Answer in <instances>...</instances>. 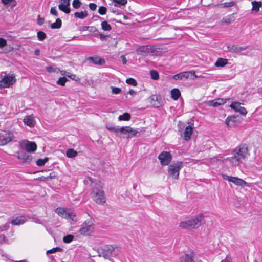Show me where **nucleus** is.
Listing matches in <instances>:
<instances>
[{"label":"nucleus","instance_id":"nucleus-62","mask_svg":"<svg viewBox=\"0 0 262 262\" xmlns=\"http://www.w3.org/2000/svg\"><path fill=\"white\" fill-rule=\"evenodd\" d=\"M5 230H7L9 228V225L8 224H6L3 226Z\"/></svg>","mask_w":262,"mask_h":262},{"label":"nucleus","instance_id":"nucleus-21","mask_svg":"<svg viewBox=\"0 0 262 262\" xmlns=\"http://www.w3.org/2000/svg\"><path fill=\"white\" fill-rule=\"evenodd\" d=\"M87 60L90 62L97 65L101 66L104 64L105 63L104 60L99 57H90L87 59Z\"/></svg>","mask_w":262,"mask_h":262},{"label":"nucleus","instance_id":"nucleus-48","mask_svg":"<svg viewBox=\"0 0 262 262\" xmlns=\"http://www.w3.org/2000/svg\"><path fill=\"white\" fill-rule=\"evenodd\" d=\"M61 250V248H60L59 247L54 248H52V249L48 250L47 251V254H49L50 253H55L57 251H60Z\"/></svg>","mask_w":262,"mask_h":262},{"label":"nucleus","instance_id":"nucleus-10","mask_svg":"<svg viewBox=\"0 0 262 262\" xmlns=\"http://www.w3.org/2000/svg\"><path fill=\"white\" fill-rule=\"evenodd\" d=\"M158 159L162 166L168 165L172 160L171 154L168 151H162L158 156Z\"/></svg>","mask_w":262,"mask_h":262},{"label":"nucleus","instance_id":"nucleus-9","mask_svg":"<svg viewBox=\"0 0 262 262\" xmlns=\"http://www.w3.org/2000/svg\"><path fill=\"white\" fill-rule=\"evenodd\" d=\"M222 178L225 180L233 183L235 185L240 186H250V184L243 180L235 177L229 176L227 174H222Z\"/></svg>","mask_w":262,"mask_h":262},{"label":"nucleus","instance_id":"nucleus-6","mask_svg":"<svg viewBox=\"0 0 262 262\" xmlns=\"http://www.w3.org/2000/svg\"><path fill=\"white\" fill-rule=\"evenodd\" d=\"M14 138L13 133L9 130L0 132V145H5L12 141Z\"/></svg>","mask_w":262,"mask_h":262},{"label":"nucleus","instance_id":"nucleus-61","mask_svg":"<svg viewBox=\"0 0 262 262\" xmlns=\"http://www.w3.org/2000/svg\"><path fill=\"white\" fill-rule=\"evenodd\" d=\"M59 72H60L61 75H63V76H64V75L66 76V75H67L68 74V73L67 71H63V70H62V71L60 70V71H59Z\"/></svg>","mask_w":262,"mask_h":262},{"label":"nucleus","instance_id":"nucleus-55","mask_svg":"<svg viewBox=\"0 0 262 262\" xmlns=\"http://www.w3.org/2000/svg\"><path fill=\"white\" fill-rule=\"evenodd\" d=\"M44 22V19L42 18H40V15H38L37 17V23L38 25H41L43 24Z\"/></svg>","mask_w":262,"mask_h":262},{"label":"nucleus","instance_id":"nucleus-64","mask_svg":"<svg viewBox=\"0 0 262 262\" xmlns=\"http://www.w3.org/2000/svg\"><path fill=\"white\" fill-rule=\"evenodd\" d=\"M14 262H28V261L26 260H20V261H15Z\"/></svg>","mask_w":262,"mask_h":262},{"label":"nucleus","instance_id":"nucleus-43","mask_svg":"<svg viewBox=\"0 0 262 262\" xmlns=\"http://www.w3.org/2000/svg\"><path fill=\"white\" fill-rule=\"evenodd\" d=\"M74 238V236L72 235H67L63 237V241L66 243H69L71 242Z\"/></svg>","mask_w":262,"mask_h":262},{"label":"nucleus","instance_id":"nucleus-47","mask_svg":"<svg viewBox=\"0 0 262 262\" xmlns=\"http://www.w3.org/2000/svg\"><path fill=\"white\" fill-rule=\"evenodd\" d=\"M126 82L128 84L132 85L134 86H135L137 84L136 81L132 78L127 79L126 80Z\"/></svg>","mask_w":262,"mask_h":262},{"label":"nucleus","instance_id":"nucleus-56","mask_svg":"<svg viewBox=\"0 0 262 262\" xmlns=\"http://www.w3.org/2000/svg\"><path fill=\"white\" fill-rule=\"evenodd\" d=\"M66 76L68 77L70 79L72 80H76V76L75 74H71L69 73L67 75H66Z\"/></svg>","mask_w":262,"mask_h":262},{"label":"nucleus","instance_id":"nucleus-7","mask_svg":"<svg viewBox=\"0 0 262 262\" xmlns=\"http://www.w3.org/2000/svg\"><path fill=\"white\" fill-rule=\"evenodd\" d=\"M93 224L91 220L85 221L81 225L79 230V232L81 234L89 236L93 231Z\"/></svg>","mask_w":262,"mask_h":262},{"label":"nucleus","instance_id":"nucleus-30","mask_svg":"<svg viewBox=\"0 0 262 262\" xmlns=\"http://www.w3.org/2000/svg\"><path fill=\"white\" fill-rule=\"evenodd\" d=\"M252 10L255 12L258 11L259 10V8L261 6V3L260 2L253 1L252 2Z\"/></svg>","mask_w":262,"mask_h":262},{"label":"nucleus","instance_id":"nucleus-22","mask_svg":"<svg viewBox=\"0 0 262 262\" xmlns=\"http://www.w3.org/2000/svg\"><path fill=\"white\" fill-rule=\"evenodd\" d=\"M225 102L226 101L223 99L219 98L212 101H209L207 102V104L208 105L210 106L217 107L219 105L224 104Z\"/></svg>","mask_w":262,"mask_h":262},{"label":"nucleus","instance_id":"nucleus-5","mask_svg":"<svg viewBox=\"0 0 262 262\" xmlns=\"http://www.w3.org/2000/svg\"><path fill=\"white\" fill-rule=\"evenodd\" d=\"M182 167V162H177L169 166L168 173L169 177L173 179H178L179 171Z\"/></svg>","mask_w":262,"mask_h":262},{"label":"nucleus","instance_id":"nucleus-33","mask_svg":"<svg viewBox=\"0 0 262 262\" xmlns=\"http://www.w3.org/2000/svg\"><path fill=\"white\" fill-rule=\"evenodd\" d=\"M127 126L119 127L118 136L125 135L127 137Z\"/></svg>","mask_w":262,"mask_h":262},{"label":"nucleus","instance_id":"nucleus-11","mask_svg":"<svg viewBox=\"0 0 262 262\" xmlns=\"http://www.w3.org/2000/svg\"><path fill=\"white\" fill-rule=\"evenodd\" d=\"M154 50L153 47L150 45L142 46L137 48V53L142 56H148L150 55Z\"/></svg>","mask_w":262,"mask_h":262},{"label":"nucleus","instance_id":"nucleus-49","mask_svg":"<svg viewBox=\"0 0 262 262\" xmlns=\"http://www.w3.org/2000/svg\"><path fill=\"white\" fill-rule=\"evenodd\" d=\"M106 8L105 7L101 6L98 9V12L101 15H104L106 13Z\"/></svg>","mask_w":262,"mask_h":262},{"label":"nucleus","instance_id":"nucleus-31","mask_svg":"<svg viewBox=\"0 0 262 262\" xmlns=\"http://www.w3.org/2000/svg\"><path fill=\"white\" fill-rule=\"evenodd\" d=\"M130 115L128 113H124L118 117V120L120 121H128L130 119Z\"/></svg>","mask_w":262,"mask_h":262},{"label":"nucleus","instance_id":"nucleus-26","mask_svg":"<svg viewBox=\"0 0 262 262\" xmlns=\"http://www.w3.org/2000/svg\"><path fill=\"white\" fill-rule=\"evenodd\" d=\"M227 59L222 58H219L215 62L214 65L216 67H224L227 64Z\"/></svg>","mask_w":262,"mask_h":262},{"label":"nucleus","instance_id":"nucleus-63","mask_svg":"<svg viewBox=\"0 0 262 262\" xmlns=\"http://www.w3.org/2000/svg\"><path fill=\"white\" fill-rule=\"evenodd\" d=\"M105 35H103V34H100V37L101 39H103L105 38Z\"/></svg>","mask_w":262,"mask_h":262},{"label":"nucleus","instance_id":"nucleus-4","mask_svg":"<svg viewBox=\"0 0 262 262\" xmlns=\"http://www.w3.org/2000/svg\"><path fill=\"white\" fill-rule=\"evenodd\" d=\"M232 153L242 162L247 159L249 155L247 146L245 144H241L236 147Z\"/></svg>","mask_w":262,"mask_h":262},{"label":"nucleus","instance_id":"nucleus-39","mask_svg":"<svg viewBox=\"0 0 262 262\" xmlns=\"http://www.w3.org/2000/svg\"><path fill=\"white\" fill-rule=\"evenodd\" d=\"M101 27L103 30L105 31H110L111 30L110 25L106 21L101 23Z\"/></svg>","mask_w":262,"mask_h":262},{"label":"nucleus","instance_id":"nucleus-38","mask_svg":"<svg viewBox=\"0 0 262 262\" xmlns=\"http://www.w3.org/2000/svg\"><path fill=\"white\" fill-rule=\"evenodd\" d=\"M115 3V6L116 7H120L125 5L127 3V0H113Z\"/></svg>","mask_w":262,"mask_h":262},{"label":"nucleus","instance_id":"nucleus-29","mask_svg":"<svg viewBox=\"0 0 262 262\" xmlns=\"http://www.w3.org/2000/svg\"><path fill=\"white\" fill-rule=\"evenodd\" d=\"M171 95L172 98L176 100L179 98L181 93L178 89H173L171 91Z\"/></svg>","mask_w":262,"mask_h":262},{"label":"nucleus","instance_id":"nucleus-53","mask_svg":"<svg viewBox=\"0 0 262 262\" xmlns=\"http://www.w3.org/2000/svg\"><path fill=\"white\" fill-rule=\"evenodd\" d=\"M16 157L18 159H24V160H27V159H29L30 160V158L29 156H27L26 157L25 155H18L16 156Z\"/></svg>","mask_w":262,"mask_h":262},{"label":"nucleus","instance_id":"nucleus-46","mask_svg":"<svg viewBox=\"0 0 262 262\" xmlns=\"http://www.w3.org/2000/svg\"><path fill=\"white\" fill-rule=\"evenodd\" d=\"M81 2L79 0H73L72 3L73 7L75 9H78L81 6Z\"/></svg>","mask_w":262,"mask_h":262},{"label":"nucleus","instance_id":"nucleus-50","mask_svg":"<svg viewBox=\"0 0 262 262\" xmlns=\"http://www.w3.org/2000/svg\"><path fill=\"white\" fill-rule=\"evenodd\" d=\"M6 45L7 40L3 38H0V48L4 47Z\"/></svg>","mask_w":262,"mask_h":262},{"label":"nucleus","instance_id":"nucleus-32","mask_svg":"<svg viewBox=\"0 0 262 262\" xmlns=\"http://www.w3.org/2000/svg\"><path fill=\"white\" fill-rule=\"evenodd\" d=\"M77 155V152L73 149H69L66 151V156L68 158H74Z\"/></svg>","mask_w":262,"mask_h":262},{"label":"nucleus","instance_id":"nucleus-28","mask_svg":"<svg viewBox=\"0 0 262 262\" xmlns=\"http://www.w3.org/2000/svg\"><path fill=\"white\" fill-rule=\"evenodd\" d=\"M127 138H132L136 136L138 132L130 126H127Z\"/></svg>","mask_w":262,"mask_h":262},{"label":"nucleus","instance_id":"nucleus-51","mask_svg":"<svg viewBox=\"0 0 262 262\" xmlns=\"http://www.w3.org/2000/svg\"><path fill=\"white\" fill-rule=\"evenodd\" d=\"M50 13L51 14H52V15L55 16H58V12H57V11L56 10V8L55 7H52L50 9Z\"/></svg>","mask_w":262,"mask_h":262},{"label":"nucleus","instance_id":"nucleus-12","mask_svg":"<svg viewBox=\"0 0 262 262\" xmlns=\"http://www.w3.org/2000/svg\"><path fill=\"white\" fill-rule=\"evenodd\" d=\"M15 82L13 75H7L0 81V86L3 88H9Z\"/></svg>","mask_w":262,"mask_h":262},{"label":"nucleus","instance_id":"nucleus-8","mask_svg":"<svg viewBox=\"0 0 262 262\" xmlns=\"http://www.w3.org/2000/svg\"><path fill=\"white\" fill-rule=\"evenodd\" d=\"M55 212L62 218L70 219L74 221H76L75 213L69 211L64 208L58 207L55 210Z\"/></svg>","mask_w":262,"mask_h":262},{"label":"nucleus","instance_id":"nucleus-42","mask_svg":"<svg viewBox=\"0 0 262 262\" xmlns=\"http://www.w3.org/2000/svg\"><path fill=\"white\" fill-rule=\"evenodd\" d=\"M150 74L151 76V77L154 80H158L159 79V73L157 71L155 70H151L150 72Z\"/></svg>","mask_w":262,"mask_h":262},{"label":"nucleus","instance_id":"nucleus-58","mask_svg":"<svg viewBox=\"0 0 262 262\" xmlns=\"http://www.w3.org/2000/svg\"><path fill=\"white\" fill-rule=\"evenodd\" d=\"M10 4H11V7L12 8H13L16 5L17 2L16 1V0H13L11 2V3Z\"/></svg>","mask_w":262,"mask_h":262},{"label":"nucleus","instance_id":"nucleus-24","mask_svg":"<svg viewBox=\"0 0 262 262\" xmlns=\"http://www.w3.org/2000/svg\"><path fill=\"white\" fill-rule=\"evenodd\" d=\"M193 253L191 252L189 254H185L180 258L181 262H194L193 259Z\"/></svg>","mask_w":262,"mask_h":262},{"label":"nucleus","instance_id":"nucleus-44","mask_svg":"<svg viewBox=\"0 0 262 262\" xmlns=\"http://www.w3.org/2000/svg\"><path fill=\"white\" fill-rule=\"evenodd\" d=\"M46 37V34L42 31H39L37 32V38L39 40L42 41Z\"/></svg>","mask_w":262,"mask_h":262},{"label":"nucleus","instance_id":"nucleus-14","mask_svg":"<svg viewBox=\"0 0 262 262\" xmlns=\"http://www.w3.org/2000/svg\"><path fill=\"white\" fill-rule=\"evenodd\" d=\"M225 123L228 127H233L238 126L241 123L240 118L235 116L228 117L226 120Z\"/></svg>","mask_w":262,"mask_h":262},{"label":"nucleus","instance_id":"nucleus-40","mask_svg":"<svg viewBox=\"0 0 262 262\" xmlns=\"http://www.w3.org/2000/svg\"><path fill=\"white\" fill-rule=\"evenodd\" d=\"M235 4V2L234 1H231L230 2H226L223 4H222L220 5V7L221 8H228V7H231Z\"/></svg>","mask_w":262,"mask_h":262},{"label":"nucleus","instance_id":"nucleus-25","mask_svg":"<svg viewBox=\"0 0 262 262\" xmlns=\"http://www.w3.org/2000/svg\"><path fill=\"white\" fill-rule=\"evenodd\" d=\"M192 130L193 128L191 126H188L186 127L184 133V139L186 141H188L190 139Z\"/></svg>","mask_w":262,"mask_h":262},{"label":"nucleus","instance_id":"nucleus-3","mask_svg":"<svg viewBox=\"0 0 262 262\" xmlns=\"http://www.w3.org/2000/svg\"><path fill=\"white\" fill-rule=\"evenodd\" d=\"M211 160L213 162L221 161L224 163L228 161L230 165L232 167H236L238 166L242 162L233 153H232V156L231 157H229L226 158H223L222 156L219 155L216 157H213L211 159Z\"/></svg>","mask_w":262,"mask_h":262},{"label":"nucleus","instance_id":"nucleus-52","mask_svg":"<svg viewBox=\"0 0 262 262\" xmlns=\"http://www.w3.org/2000/svg\"><path fill=\"white\" fill-rule=\"evenodd\" d=\"M112 93L115 94H118L120 93L121 89L117 87H112Z\"/></svg>","mask_w":262,"mask_h":262},{"label":"nucleus","instance_id":"nucleus-13","mask_svg":"<svg viewBox=\"0 0 262 262\" xmlns=\"http://www.w3.org/2000/svg\"><path fill=\"white\" fill-rule=\"evenodd\" d=\"M21 148L28 152H34L37 149V145L34 142L23 141L20 144Z\"/></svg>","mask_w":262,"mask_h":262},{"label":"nucleus","instance_id":"nucleus-57","mask_svg":"<svg viewBox=\"0 0 262 262\" xmlns=\"http://www.w3.org/2000/svg\"><path fill=\"white\" fill-rule=\"evenodd\" d=\"M128 93L133 96L137 94V92L132 89L129 91Z\"/></svg>","mask_w":262,"mask_h":262},{"label":"nucleus","instance_id":"nucleus-17","mask_svg":"<svg viewBox=\"0 0 262 262\" xmlns=\"http://www.w3.org/2000/svg\"><path fill=\"white\" fill-rule=\"evenodd\" d=\"M190 75L194 76L196 77L195 75V72L193 71H185L179 73L173 76V78L175 80L182 79L183 78L187 79L189 77Z\"/></svg>","mask_w":262,"mask_h":262},{"label":"nucleus","instance_id":"nucleus-2","mask_svg":"<svg viewBox=\"0 0 262 262\" xmlns=\"http://www.w3.org/2000/svg\"><path fill=\"white\" fill-rule=\"evenodd\" d=\"M91 195L94 201L98 204L105 202L104 193L100 183H97L96 186L93 188Z\"/></svg>","mask_w":262,"mask_h":262},{"label":"nucleus","instance_id":"nucleus-1","mask_svg":"<svg viewBox=\"0 0 262 262\" xmlns=\"http://www.w3.org/2000/svg\"><path fill=\"white\" fill-rule=\"evenodd\" d=\"M98 256L103 257L105 259L111 260L112 257H116L119 253V250L117 247L112 245H105L98 250Z\"/></svg>","mask_w":262,"mask_h":262},{"label":"nucleus","instance_id":"nucleus-18","mask_svg":"<svg viewBox=\"0 0 262 262\" xmlns=\"http://www.w3.org/2000/svg\"><path fill=\"white\" fill-rule=\"evenodd\" d=\"M203 215L202 214H199L196 216L194 218L188 220V221L190 224L191 228H195L196 226L201 222L203 219Z\"/></svg>","mask_w":262,"mask_h":262},{"label":"nucleus","instance_id":"nucleus-36","mask_svg":"<svg viewBox=\"0 0 262 262\" xmlns=\"http://www.w3.org/2000/svg\"><path fill=\"white\" fill-rule=\"evenodd\" d=\"M179 226L181 228H184V229H189V228H191V227L190 226V224H189L188 220L184 221H181L180 223Z\"/></svg>","mask_w":262,"mask_h":262},{"label":"nucleus","instance_id":"nucleus-54","mask_svg":"<svg viewBox=\"0 0 262 262\" xmlns=\"http://www.w3.org/2000/svg\"><path fill=\"white\" fill-rule=\"evenodd\" d=\"M89 8L91 10H95L97 8V5L94 3H90L89 4Z\"/></svg>","mask_w":262,"mask_h":262},{"label":"nucleus","instance_id":"nucleus-35","mask_svg":"<svg viewBox=\"0 0 262 262\" xmlns=\"http://www.w3.org/2000/svg\"><path fill=\"white\" fill-rule=\"evenodd\" d=\"M46 69L49 73H58L60 71V70L59 68L53 66H47Z\"/></svg>","mask_w":262,"mask_h":262},{"label":"nucleus","instance_id":"nucleus-15","mask_svg":"<svg viewBox=\"0 0 262 262\" xmlns=\"http://www.w3.org/2000/svg\"><path fill=\"white\" fill-rule=\"evenodd\" d=\"M70 0H60V4L58 5L59 10L66 14L70 13L71 11L70 8Z\"/></svg>","mask_w":262,"mask_h":262},{"label":"nucleus","instance_id":"nucleus-27","mask_svg":"<svg viewBox=\"0 0 262 262\" xmlns=\"http://www.w3.org/2000/svg\"><path fill=\"white\" fill-rule=\"evenodd\" d=\"M88 16V13L86 11H83L81 12H76L74 13V16L76 18L83 19L86 17Z\"/></svg>","mask_w":262,"mask_h":262},{"label":"nucleus","instance_id":"nucleus-20","mask_svg":"<svg viewBox=\"0 0 262 262\" xmlns=\"http://www.w3.org/2000/svg\"><path fill=\"white\" fill-rule=\"evenodd\" d=\"M28 221L27 217L25 216H21L13 219L11 223L13 225H19L24 224Z\"/></svg>","mask_w":262,"mask_h":262},{"label":"nucleus","instance_id":"nucleus-59","mask_svg":"<svg viewBox=\"0 0 262 262\" xmlns=\"http://www.w3.org/2000/svg\"><path fill=\"white\" fill-rule=\"evenodd\" d=\"M55 177V175H53L52 173H50V176L47 177H45L44 178L46 180H48V179H52L53 178H54Z\"/></svg>","mask_w":262,"mask_h":262},{"label":"nucleus","instance_id":"nucleus-60","mask_svg":"<svg viewBox=\"0 0 262 262\" xmlns=\"http://www.w3.org/2000/svg\"><path fill=\"white\" fill-rule=\"evenodd\" d=\"M121 58L122 59V61L123 64H125L127 62V60L124 56H121Z\"/></svg>","mask_w":262,"mask_h":262},{"label":"nucleus","instance_id":"nucleus-34","mask_svg":"<svg viewBox=\"0 0 262 262\" xmlns=\"http://www.w3.org/2000/svg\"><path fill=\"white\" fill-rule=\"evenodd\" d=\"M62 22L60 18H57L56 21L51 25L52 29H59L61 27Z\"/></svg>","mask_w":262,"mask_h":262},{"label":"nucleus","instance_id":"nucleus-37","mask_svg":"<svg viewBox=\"0 0 262 262\" xmlns=\"http://www.w3.org/2000/svg\"><path fill=\"white\" fill-rule=\"evenodd\" d=\"M119 127H115L114 126H112V125H107L106 126V128L110 130V131H112V132H114L116 135L117 136H118V130H119Z\"/></svg>","mask_w":262,"mask_h":262},{"label":"nucleus","instance_id":"nucleus-41","mask_svg":"<svg viewBox=\"0 0 262 262\" xmlns=\"http://www.w3.org/2000/svg\"><path fill=\"white\" fill-rule=\"evenodd\" d=\"M48 160H49V158L47 157H46L44 159H38L36 161V164L38 166H43L48 161Z\"/></svg>","mask_w":262,"mask_h":262},{"label":"nucleus","instance_id":"nucleus-16","mask_svg":"<svg viewBox=\"0 0 262 262\" xmlns=\"http://www.w3.org/2000/svg\"><path fill=\"white\" fill-rule=\"evenodd\" d=\"M241 103L239 102H234L230 104V107L241 115H246L247 113V111L245 107L241 106Z\"/></svg>","mask_w":262,"mask_h":262},{"label":"nucleus","instance_id":"nucleus-19","mask_svg":"<svg viewBox=\"0 0 262 262\" xmlns=\"http://www.w3.org/2000/svg\"><path fill=\"white\" fill-rule=\"evenodd\" d=\"M24 124L30 127L34 126L35 121L34 118L32 115L26 116L23 119Z\"/></svg>","mask_w":262,"mask_h":262},{"label":"nucleus","instance_id":"nucleus-45","mask_svg":"<svg viewBox=\"0 0 262 262\" xmlns=\"http://www.w3.org/2000/svg\"><path fill=\"white\" fill-rule=\"evenodd\" d=\"M67 81V79L65 77H61L57 81V83L62 86L65 85L66 82Z\"/></svg>","mask_w":262,"mask_h":262},{"label":"nucleus","instance_id":"nucleus-23","mask_svg":"<svg viewBox=\"0 0 262 262\" xmlns=\"http://www.w3.org/2000/svg\"><path fill=\"white\" fill-rule=\"evenodd\" d=\"M227 47L228 50L232 53L241 52L247 49V47H239L236 45L228 46Z\"/></svg>","mask_w":262,"mask_h":262}]
</instances>
